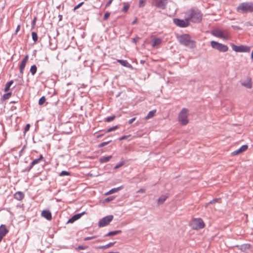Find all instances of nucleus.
I'll return each instance as SVG.
<instances>
[{
  "label": "nucleus",
  "mask_w": 253,
  "mask_h": 253,
  "mask_svg": "<svg viewBox=\"0 0 253 253\" xmlns=\"http://www.w3.org/2000/svg\"><path fill=\"white\" fill-rule=\"evenodd\" d=\"M14 198L17 200H21L24 197V195L22 192H17L14 195Z\"/></svg>",
  "instance_id": "nucleus-18"
},
{
  "label": "nucleus",
  "mask_w": 253,
  "mask_h": 253,
  "mask_svg": "<svg viewBox=\"0 0 253 253\" xmlns=\"http://www.w3.org/2000/svg\"><path fill=\"white\" fill-rule=\"evenodd\" d=\"M110 13L109 12H106L104 14V20H106L108 19V18L110 16Z\"/></svg>",
  "instance_id": "nucleus-45"
},
{
  "label": "nucleus",
  "mask_w": 253,
  "mask_h": 253,
  "mask_svg": "<svg viewBox=\"0 0 253 253\" xmlns=\"http://www.w3.org/2000/svg\"><path fill=\"white\" fill-rule=\"evenodd\" d=\"M28 59H29V55H26L25 56V57L24 58V59L22 60L21 64H20L19 71H20V73L21 75H23V74L24 68L26 66V65L28 61Z\"/></svg>",
  "instance_id": "nucleus-12"
},
{
  "label": "nucleus",
  "mask_w": 253,
  "mask_h": 253,
  "mask_svg": "<svg viewBox=\"0 0 253 253\" xmlns=\"http://www.w3.org/2000/svg\"><path fill=\"white\" fill-rule=\"evenodd\" d=\"M248 148L247 145H244L242 146L239 149L235 150L231 153V155L236 156L238 155L245 151H246Z\"/></svg>",
  "instance_id": "nucleus-14"
},
{
  "label": "nucleus",
  "mask_w": 253,
  "mask_h": 253,
  "mask_svg": "<svg viewBox=\"0 0 253 253\" xmlns=\"http://www.w3.org/2000/svg\"><path fill=\"white\" fill-rule=\"evenodd\" d=\"M95 238V236L87 237L85 238L84 239V241H87V240H91V239H94Z\"/></svg>",
  "instance_id": "nucleus-49"
},
{
  "label": "nucleus",
  "mask_w": 253,
  "mask_h": 253,
  "mask_svg": "<svg viewBox=\"0 0 253 253\" xmlns=\"http://www.w3.org/2000/svg\"><path fill=\"white\" fill-rule=\"evenodd\" d=\"M155 5L159 8L164 9L167 4V0H154Z\"/></svg>",
  "instance_id": "nucleus-11"
},
{
  "label": "nucleus",
  "mask_w": 253,
  "mask_h": 253,
  "mask_svg": "<svg viewBox=\"0 0 253 253\" xmlns=\"http://www.w3.org/2000/svg\"><path fill=\"white\" fill-rule=\"evenodd\" d=\"M211 34L214 37L224 40H228L231 38L230 33L226 29L222 30L219 28H215L211 31Z\"/></svg>",
  "instance_id": "nucleus-2"
},
{
  "label": "nucleus",
  "mask_w": 253,
  "mask_h": 253,
  "mask_svg": "<svg viewBox=\"0 0 253 253\" xmlns=\"http://www.w3.org/2000/svg\"><path fill=\"white\" fill-rule=\"evenodd\" d=\"M137 22V19L136 18L132 22V24H136Z\"/></svg>",
  "instance_id": "nucleus-55"
},
{
  "label": "nucleus",
  "mask_w": 253,
  "mask_h": 253,
  "mask_svg": "<svg viewBox=\"0 0 253 253\" xmlns=\"http://www.w3.org/2000/svg\"><path fill=\"white\" fill-rule=\"evenodd\" d=\"M45 97L44 96H42L39 100V104L40 105H42L45 103Z\"/></svg>",
  "instance_id": "nucleus-34"
},
{
  "label": "nucleus",
  "mask_w": 253,
  "mask_h": 253,
  "mask_svg": "<svg viewBox=\"0 0 253 253\" xmlns=\"http://www.w3.org/2000/svg\"><path fill=\"white\" fill-rule=\"evenodd\" d=\"M124 164V162H121L120 164L116 165L115 167V169H117L118 168H119L120 167H122L123 165Z\"/></svg>",
  "instance_id": "nucleus-44"
},
{
  "label": "nucleus",
  "mask_w": 253,
  "mask_h": 253,
  "mask_svg": "<svg viewBox=\"0 0 253 253\" xmlns=\"http://www.w3.org/2000/svg\"><path fill=\"white\" fill-rule=\"evenodd\" d=\"M110 141H109L104 142L100 143L99 145V147H102L108 144L110 142Z\"/></svg>",
  "instance_id": "nucleus-38"
},
{
  "label": "nucleus",
  "mask_w": 253,
  "mask_h": 253,
  "mask_svg": "<svg viewBox=\"0 0 253 253\" xmlns=\"http://www.w3.org/2000/svg\"><path fill=\"white\" fill-rule=\"evenodd\" d=\"M115 119V116H110L106 119V121L108 122L112 121Z\"/></svg>",
  "instance_id": "nucleus-41"
},
{
  "label": "nucleus",
  "mask_w": 253,
  "mask_h": 253,
  "mask_svg": "<svg viewBox=\"0 0 253 253\" xmlns=\"http://www.w3.org/2000/svg\"><path fill=\"white\" fill-rule=\"evenodd\" d=\"M114 0H109L105 5L106 7H109Z\"/></svg>",
  "instance_id": "nucleus-46"
},
{
  "label": "nucleus",
  "mask_w": 253,
  "mask_h": 253,
  "mask_svg": "<svg viewBox=\"0 0 253 253\" xmlns=\"http://www.w3.org/2000/svg\"><path fill=\"white\" fill-rule=\"evenodd\" d=\"M135 120H136L135 117L131 119L128 122L129 124H130V125Z\"/></svg>",
  "instance_id": "nucleus-50"
},
{
  "label": "nucleus",
  "mask_w": 253,
  "mask_h": 253,
  "mask_svg": "<svg viewBox=\"0 0 253 253\" xmlns=\"http://www.w3.org/2000/svg\"><path fill=\"white\" fill-rule=\"evenodd\" d=\"M8 232V230L7 229L5 225L2 224L0 226V242Z\"/></svg>",
  "instance_id": "nucleus-15"
},
{
  "label": "nucleus",
  "mask_w": 253,
  "mask_h": 253,
  "mask_svg": "<svg viewBox=\"0 0 253 253\" xmlns=\"http://www.w3.org/2000/svg\"><path fill=\"white\" fill-rule=\"evenodd\" d=\"M114 199V197H108L107 198H106L105 200H104V201L105 202H109L110 201H111L112 200H113Z\"/></svg>",
  "instance_id": "nucleus-40"
},
{
  "label": "nucleus",
  "mask_w": 253,
  "mask_h": 253,
  "mask_svg": "<svg viewBox=\"0 0 253 253\" xmlns=\"http://www.w3.org/2000/svg\"><path fill=\"white\" fill-rule=\"evenodd\" d=\"M121 232V230H117L115 231H111L109 232L108 234L106 235V236H113L117 235L119 233H120Z\"/></svg>",
  "instance_id": "nucleus-26"
},
{
  "label": "nucleus",
  "mask_w": 253,
  "mask_h": 253,
  "mask_svg": "<svg viewBox=\"0 0 253 253\" xmlns=\"http://www.w3.org/2000/svg\"><path fill=\"white\" fill-rule=\"evenodd\" d=\"M101 136H102L101 135H99V136H98L97 137L99 138Z\"/></svg>",
  "instance_id": "nucleus-58"
},
{
  "label": "nucleus",
  "mask_w": 253,
  "mask_h": 253,
  "mask_svg": "<svg viewBox=\"0 0 253 253\" xmlns=\"http://www.w3.org/2000/svg\"><path fill=\"white\" fill-rule=\"evenodd\" d=\"M251 57H252V60H253V51L252 52Z\"/></svg>",
  "instance_id": "nucleus-57"
},
{
  "label": "nucleus",
  "mask_w": 253,
  "mask_h": 253,
  "mask_svg": "<svg viewBox=\"0 0 253 253\" xmlns=\"http://www.w3.org/2000/svg\"><path fill=\"white\" fill-rule=\"evenodd\" d=\"M37 70V66L34 65L31 66L30 68V72L31 73L32 75H34L36 73Z\"/></svg>",
  "instance_id": "nucleus-27"
},
{
  "label": "nucleus",
  "mask_w": 253,
  "mask_h": 253,
  "mask_svg": "<svg viewBox=\"0 0 253 253\" xmlns=\"http://www.w3.org/2000/svg\"><path fill=\"white\" fill-rule=\"evenodd\" d=\"M185 15L189 21L194 23L200 22L202 18V14L197 9H190L186 12Z\"/></svg>",
  "instance_id": "nucleus-1"
},
{
  "label": "nucleus",
  "mask_w": 253,
  "mask_h": 253,
  "mask_svg": "<svg viewBox=\"0 0 253 253\" xmlns=\"http://www.w3.org/2000/svg\"><path fill=\"white\" fill-rule=\"evenodd\" d=\"M146 0H139L138 3L139 7H143L145 6Z\"/></svg>",
  "instance_id": "nucleus-32"
},
{
  "label": "nucleus",
  "mask_w": 253,
  "mask_h": 253,
  "mask_svg": "<svg viewBox=\"0 0 253 253\" xmlns=\"http://www.w3.org/2000/svg\"><path fill=\"white\" fill-rule=\"evenodd\" d=\"M118 62L124 67H129L130 66V64L126 61L124 60H117Z\"/></svg>",
  "instance_id": "nucleus-22"
},
{
  "label": "nucleus",
  "mask_w": 253,
  "mask_h": 253,
  "mask_svg": "<svg viewBox=\"0 0 253 253\" xmlns=\"http://www.w3.org/2000/svg\"><path fill=\"white\" fill-rule=\"evenodd\" d=\"M84 4V2H82L81 3H80L79 4H78L77 5H76V6L74 7V10H75L77 9H78L79 8H80L83 4Z\"/></svg>",
  "instance_id": "nucleus-42"
},
{
  "label": "nucleus",
  "mask_w": 253,
  "mask_h": 253,
  "mask_svg": "<svg viewBox=\"0 0 253 253\" xmlns=\"http://www.w3.org/2000/svg\"><path fill=\"white\" fill-rule=\"evenodd\" d=\"M70 174L69 172L66 171H62L59 174L60 176H65V175H69Z\"/></svg>",
  "instance_id": "nucleus-37"
},
{
  "label": "nucleus",
  "mask_w": 253,
  "mask_h": 253,
  "mask_svg": "<svg viewBox=\"0 0 253 253\" xmlns=\"http://www.w3.org/2000/svg\"><path fill=\"white\" fill-rule=\"evenodd\" d=\"M127 137V136H122V137H120V138H119V140H124V139H126Z\"/></svg>",
  "instance_id": "nucleus-54"
},
{
  "label": "nucleus",
  "mask_w": 253,
  "mask_h": 253,
  "mask_svg": "<svg viewBox=\"0 0 253 253\" xmlns=\"http://www.w3.org/2000/svg\"><path fill=\"white\" fill-rule=\"evenodd\" d=\"M124 7L123 8L122 11L124 12H126L127 11L129 7V4L128 3L125 2L123 3Z\"/></svg>",
  "instance_id": "nucleus-29"
},
{
  "label": "nucleus",
  "mask_w": 253,
  "mask_h": 253,
  "mask_svg": "<svg viewBox=\"0 0 253 253\" xmlns=\"http://www.w3.org/2000/svg\"><path fill=\"white\" fill-rule=\"evenodd\" d=\"M110 194H112L111 192V190H110L108 192H107V193H106L105 194V195H110Z\"/></svg>",
  "instance_id": "nucleus-56"
},
{
  "label": "nucleus",
  "mask_w": 253,
  "mask_h": 253,
  "mask_svg": "<svg viewBox=\"0 0 253 253\" xmlns=\"http://www.w3.org/2000/svg\"><path fill=\"white\" fill-rule=\"evenodd\" d=\"M113 219V216L112 215L106 216L99 221L98 226L99 227L105 226L108 225Z\"/></svg>",
  "instance_id": "nucleus-9"
},
{
  "label": "nucleus",
  "mask_w": 253,
  "mask_h": 253,
  "mask_svg": "<svg viewBox=\"0 0 253 253\" xmlns=\"http://www.w3.org/2000/svg\"><path fill=\"white\" fill-rule=\"evenodd\" d=\"M178 42L190 48L195 47L194 41L191 40L190 36L188 34H184L177 37Z\"/></svg>",
  "instance_id": "nucleus-3"
},
{
  "label": "nucleus",
  "mask_w": 253,
  "mask_h": 253,
  "mask_svg": "<svg viewBox=\"0 0 253 253\" xmlns=\"http://www.w3.org/2000/svg\"><path fill=\"white\" fill-rule=\"evenodd\" d=\"M174 22L177 26L180 27H186L189 24V20L187 18V16H186L185 20L175 19L174 20Z\"/></svg>",
  "instance_id": "nucleus-10"
},
{
  "label": "nucleus",
  "mask_w": 253,
  "mask_h": 253,
  "mask_svg": "<svg viewBox=\"0 0 253 253\" xmlns=\"http://www.w3.org/2000/svg\"><path fill=\"white\" fill-rule=\"evenodd\" d=\"M231 46L232 49L237 52H249L251 50V48L247 45L238 46L231 43Z\"/></svg>",
  "instance_id": "nucleus-8"
},
{
  "label": "nucleus",
  "mask_w": 253,
  "mask_h": 253,
  "mask_svg": "<svg viewBox=\"0 0 253 253\" xmlns=\"http://www.w3.org/2000/svg\"><path fill=\"white\" fill-rule=\"evenodd\" d=\"M122 188H123L122 186H120V187H117V188H113V189L110 190L111 194L117 192L119 191H120V190L122 189Z\"/></svg>",
  "instance_id": "nucleus-33"
},
{
  "label": "nucleus",
  "mask_w": 253,
  "mask_h": 253,
  "mask_svg": "<svg viewBox=\"0 0 253 253\" xmlns=\"http://www.w3.org/2000/svg\"><path fill=\"white\" fill-rule=\"evenodd\" d=\"M112 158V156H109L107 157H103L99 159V162L101 163H106L110 161Z\"/></svg>",
  "instance_id": "nucleus-23"
},
{
  "label": "nucleus",
  "mask_w": 253,
  "mask_h": 253,
  "mask_svg": "<svg viewBox=\"0 0 253 253\" xmlns=\"http://www.w3.org/2000/svg\"><path fill=\"white\" fill-rule=\"evenodd\" d=\"M236 10L241 13L252 12L253 11V3L251 2L241 3L237 7Z\"/></svg>",
  "instance_id": "nucleus-4"
},
{
  "label": "nucleus",
  "mask_w": 253,
  "mask_h": 253,
  "mask_svg": "<svg viewBox=\"0 0 253 253\" xmlns=\"http://www.w3.org/2000/svg\"><path fill=\"white\" fill-rule=\"evenodd\" d=\"M241 84L248 88H251L252 87V79L250 77H247L246 79L241 82Z\"/></svg>",
  "instance_id": "nucleus-13"
},
{
  "label": "nucleus",
  "mask_w": 253,
  "mask_h": 253,
  "mask_svg": "<svg viewBox=\"0 0 253 253\" xmlns=\"http://www.w3.org/2000/svg\"><path fill=\"white\" fill-rule=\"evenodd\" d=\"M41 215L48 220L52 219V215L51 212L47 210H43L42 211Z\"/></svg>",
  "instance_id": "nucleus-16"
},
{
  "label": "nucleus",
  "mask_w": 253,
  "mask_h": 253,
  "mask_svg": "<svg viewBox=\"0 0 253 253\" xmlns=\"http://www.w3.org/2000/svg\"><path fill=\"white\" fill-rule=\"evenodd\" d=\"M211 45L213 48L217 49L220 52H225L228 50V47L226 45L214 41H211Z\"/></svg>",
  "instance_id": "nucleus-6"
},
{
  "label": "nucleus",
  "mask_w": 253,
  "mask_h": 253,
  "mask_svg": "<svg viewBox=\"0 0 253 253\" xmlns=\"http://www.w3.org/2000/svg\"><path fill=\"white\" fill-rule=\"evenodd\" d=\"M145 190L144 189H139V190H138L137 191V193H145Z\"/></svg>",
  "instance_id": "nucleus-52"
},
{
  "label": "nucleus",
  "mask_w": 253,
  "mask_h": 253,
  "mask_svg": "<svg viewBox=\"0 0 253 253\" xmlns=\"http://www.w3.org/2000/svg\"><path fill=\"white\" fill-rule=\"evenodd\" d=\"M115 243V242H111V243H109L108 244H107V246L109 248L113 246Z\"/></svg>",
  "instance_id": "nucleus-51"
},
{
  "label": "nucleus",
  "mask_w": 253,
  "mask_h": 253,
  "mask_svg": "<svg viewBox=\"0 0 253 253\" xmlns=\"http://www.w3.org/2000/svg\"><path fill=\"white\" fill-rule=\"evenodd\" d=\"M36 21H37V18L35 17L32 22V28H34L35 25H36Z\"/></svg>",
  "instance_id": "nucleus-47"
},
{
  "label": "nucleus",
  "mask_w": 253,
  "mask_h": 253,
  "mask_svg": "<svg viewBox=\"0 0 253 253\" xmlns=\"http://www.w3.org/2000/svg\"><path fill=\"white\" fill-rule=\"evenodd\" d=\"M87 248V246H79L77 248H76V250H85Z\"/></svg>",
  "instance_id": "nucleus-39"
},
{
  "label": "nucleus",
  "mask_w": 253,
  "mask_h": 253,
  "mask_svg": "<svg viewBox=\"0 0 253 253\" xmlns=\"http://www.w3.org/2000/svg\"><path fill=\"white\" fill-rule=\"evenodd\" d=\"M156 113V110L150 111L148 113L147 115L145 117V119L147 120H149L150 119L152 118L153 117H154L155 116Z\"/></svg>",
  "instance_id": "nucleus-21"
},
{
  "label": "nucleus",
  "mask_w": 253,
  "mask_h": 253,
  "mask_svg": "<svg viewBox=\"0 0 253 253\" xmlns=\"http://www.w3.org/2000/svg\"><path fill=\"white\" fill-rule=\"evenodd\" d=\"M168 197L166 196L163 195L158 200V203L159 204H163L166 200L167 199Z\"/></svg>",
  "instance_id": "nucleus-25"
},
{
  "label": "nucleus",
  "mask_w": 253,
  "mask_h": 253,
  "mask_svg": "<svg viewBox=\"0 0 253 253\" xmlns=\"http://www.w3.org/2000/svg\"><path fill=\"white\" fill-rule=\"evenodd\" d=\"M11 92H8L2 96V99L5 100L8 99L11 96Z\"/></svg>",
  "instance_id": "nucleus-31"
},
{
  "label": "nucleus",
  "mask_w": 253,
  "mask_h": 253,
  "mask_svg": "<svg viewBox=\"0 0 253 253\" xmlns=\"http://www.w3.org/2000/svg\"><path fill=\"white\" fill-rule=\"evenodd\" d=\"M84 212H83L74 215L72 218L69 219L68 223H73L76 220L80 218L81 216L84 214Z\"/></svg>",
  "instance_id": "nucleus-17"
},
{
  "label": "nucleus",
  "mask_w": 253,
  "mask_h": 253,
  "mask_svg": "<svg viewBox=\"0 0 253 253\" xmlns=\"http://www.w3.org/2000/svg\"><path fill=\"white\" fill-rule=\"evenodd\" d=\"M30 124L26 125L25 127V132L28 131L30 129Z\"/></svg>",
  "instance_id": "nucleus-48"
},
{
  "label": "nucleus",
  "mask_w": 253,
  "mask_h": 253,
  "mask_svg": "<svg viewBox=\"0 0 253 253\" xmlns=\"http://www.w3.org/2000/svg\"><path fill=\"white\" fill-rule=\"evenodd\" d=\"M189 111L186 108H183L178 116V121L182 126H185L189 123L188 119Z\"/></svg>",
  "instance_id": "nucleus-5"
},
{
  "label": "nucleus",
  "mask_w": 253,
  "mask_h": 253,
  "mask_svg": "<svg viewBox=\"0 0 253 253\" xmlns=\"http://www.w3.org/2000/svg\"><path fill=\"white\" fill-rule=\"evenodd\" d=\"M161 42L162 40L160 38H155L152 41V45L153 47H155L160 45Z\"/></svg>",
  "instance_id": "nucleus-20"
},
{
  "label": "nucleus",
  "mask_w": 253,
  "mask_h": 253,
  "mask_svg": "<svg viewBox=\"0 0 253 253\" xmlns=\"http://www.w3.org/2000/svg\"><path fill=\"white\" fill-rule=\"evenodd\" d=\"M117 128H118V126H113L112 127H110V128H108L106 132H111L112 131L115 130Z\"/></svg>",
  "instance_id": "nucleus-36"
},
{
  "label": "nucleus",
  "mask_w": 253,
  "mask_h": 253,
  "mask_svg": "<svg viewBox=\"0 0 253 253\" xmlns=\"http://www.w3.org/2000/svg\"><path fill=\"white\" fill-rule=\"evenodd\" d=\"M191 225L193 229L198 230L205 227V223L201 218H195L192 220Z\"/></svg>",
  "instance_id": "nucleus-7"
},
{
  "label": "nucleus",
  "mask_w": 253,
  "mask_h": 253,
  "mask_svg": "<svg viewBox=\"0 0 253 253\" xmlns=\"http://www.w3.org/2000/svg\"><path fill=\"white\" fill-rule=\"evenodd\" d=\"M32 37L33 40L35 42H36L38 41V37L37 33L35 32H33L32 33Z\"/></svg>",
  "instance_id": "nucleus-30"
},
{
  "label": "nucleus",
  "mask_w": 253,
  "mask_h": 253,
  "mask_svg": "<svg viewBox=\"0 0 253 253\" xmlns=\"http://www.w3.org/2000/svg\"><path fill=\"white\" fill-rule=\"evenodd\" d=\"M20 29V25H18L16 28V31H15L16 34H17L19 31Z\"/></svg>",
  "instance_id": "nucleus-53"
},
{
  "label": "nucleus",
  "mask_w": 253,
  "mask_h": 253,
  "mask_svg": "<svg viewBox=\"0 0 253 253\" xmlns=\"http://www.w3.org/2000/svg\"><path fill=\"white\" fill-rule=\"evenodd\" d=\"M251 248V246L249 244H245L243 245L240 247V250L243 252H246L248 250H250Z\"/></svg>",
  "instance_id": "nucleus-24"
},
{
  "label": "nucleus",
  "mask_w": 253,
  "mask_h": 253,
  "mask_svg": "<svg viewBox=\"0 0 253 253\" xmlns=\"http://www.w3.org/2000/svg\"><path fill=\"white\" fill-rule=\"evenodd\" d=\"M43 157L42 155L40 156L38 159L34 160L31 164L30 168H32L34 165L38 164L41 160H43Z\"/></svg>",
  "instance_id": "nucleus-19"
},
{
  "label": "nucleus",
  "mask_w": 253,
  "mask_h": 253,
  "mask_svg": "<svg viewBox=\"0 0 253 253\" xmlns=\"http://www.w3.org/2000/svg\"><path fill=\"white\" fill-rule=\"evenodd\" d=\"M13 82L12 81H11L6 83V84L5 85V89H4L5 91L7 92V91L9 90V88H10V86L12 85V84H13Z\"/></svg>",
  "instance_id": "nucleus-28"
},
{
  "label": "nucleus",
  "mask_w": 253,
  "mask_h": 253,
  "mask_svg": "<svg viewBox=\"0 0 253 253\" xmlns=\"http://www.w3.org/2000/svg\"><path fill=\"white\" fill-rule=\"evenodd\" d=\"M96 248L97 249H107L108 248L107 246V245H104V246H98V247H96Z\"/></svg>",
  "instance_id": "nucleus-43"
},
{
  "label": "nucleus",
  "mask_w": 253,
  "mask_h": 253,
  "mask_svg": "<svg viewBox=\"0 0 253 253\" xmlns=\"http://www.w3.org/2000/svg\"><path fill=\"white\" fill-rule=\"evenodd\" d=\"M220 199H214L211 201L210 202H209L208 203H207L206 205V208L207 207V206L209 205V204H214L216 202H218Z\"/></svg>",
  "instance_id": "nucleus-35"
}]
</instances>
